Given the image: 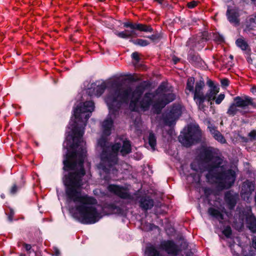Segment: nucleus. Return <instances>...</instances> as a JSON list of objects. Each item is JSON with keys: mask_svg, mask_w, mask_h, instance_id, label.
Listing matches in <instances>:
<instances>
[{"mask_svg": "<svg viewBox=\"0 0 256 256\" xmlns=\"http://www.w3.org/2000/svg\"><path fill=\"white\" fill-rule=\"evenodd\" d=\"M225 96L224 94H220L217 98L216 97L215 102L216 104H220L224 100Z\"/></svg>", "mask_w": 256, "mask_h": 256, "instance_id": "c03bdc74", "label": "nucleus"}, {"mask_svg": "<svg viewBox=\"0 0 256 256\" xmlns=\"http://www.w3.org/2000/svg\"><path fill=\"white\" fill-rule=\"evenodd\" d=\"M55 254H56V256H58L60 254L59 250H58L56 249V252H55Z\"/></svg>", "mask_w": 256, "mask_h": 256, "instance_id": "69168bd1", "label": "nucleus"}, {"mask_svg": "<svg viewBox=\"0 0 256 256\" xmlns=\"http://www.w3.org/2000/svg\"><path fill=\"white\" fill-rule=\"evenodd\" d=\"M108 190L110 192L122 198L127 199L130 198V194L122 186L110 184L108 186Z\"/></svg>", "mask_w": 256, "mask_h": 256, "instance_id": "ddd939ff", "label": "nucleus"}, {"mask_svg": "<svg viewBox=\"0 0 256 256\" xmlns=\"http://www.w3.org/2000/svg\"><path fill=\"white\" fill-rule=\"evenodd\" d=\"M250 54H251V52L249 54H246L247 56L246 57L247 62L250 64H252V58L250 57Z\"/></svg>", "mask_w": 256, "mask_h": 256, "instance_id": "13d9d810", "label": "nucleus"}, {"mask_svg": "<svg viewBox=\"0 0 256 256\" xmlns=\"http://www.w3.org/2000/svg\"><path fill=\"white\" fill-rule=\"evenodd\" d=\"M114 34L118 37L124 39H128L138 36L136 32L132 30H125L120 32H114Z\"/></svg>", "mask_w": 256, "mask_h": 256, "instance_id": "b1692460", "label": "nucleus"}, {"mask_svg": "<svg viewBox=\"0 0 256 256\" xmlns=\"http://www.w3.org/2000/svg\"><path fill=\"white\" fill-rule=\"evenodd\" d=\"M109 110L108 114L106 118L103 121L102 124V134L104 136H110L112 134V128L114 126V120L112 116L116 118L120 110H118L114 114H112L109 107L108 106Z\"/></svg>", "mask_w": 256, "mask_h": 256, "instance_id": "0eeeda50", "label": "nucleus"}, {"mask_svg": "<svg viewBox=\"0 0 256 256\" xmlns=\"http://www.w3.org/2000/svg\"><path fill=\"white\" fill-rule=\"evenodd\" d=\"M210 129L211 133L214 135V137L218 142L222 144H224L226 142L224 137L222 134L216 129L215 127H208Z\"/></svg>", "mask_w": 256, "mask_h": 256, "instance_id": "bb28decb", "label": "nucleus"}, {"mask_svg": "<svg viewBox=\"0 0 256 256\" xmlns=\"http://www.w3.org/2000/svg\"><path fill=\"white\" fill-rule=\"evenodd\" d=\"M248 136L251 138L254 139L256 138V130H252L249 134Z\"/></svg>", "mask_w": 256, "mask_h": 256, "instance_id": "864d4df0", "label": "nucleus"}, {"mask_svg": "<svg viewBox=\"0 0 256 256\" xmlns=\"http://www.w3.org/2000/svg\"><path fill=\"white\" fill-rule=\"evenodd\" d=\"M182 114L181 106L179 104H174L168 112L164 116V121L166 124L171 126L176 120Z\"/></svg>", "mask_w": 256, "mask_h": 256, "instance_id": "423d86ee", "label": "nucleus"}, {"mask_svg": "<svg viewBox=\"0 0 256 256\" xmlns=\"http://www.w3.org/2000/svg\"><path fill=\"white\" fill-rule=\"evenodd\" d=\"M251 92L254 94L256 93V86H254L252 88Z\"/></svg>", "mask_w": 256, "mask_h": 256, "instance_id": "680f3d73", "label": "nucleus"}, {"mask_svg": "<svg viewBox=\"0 0 256 256\" xmlns=\"http://www.w3.org/2000/svg\"><path fill=\"white\" fill-rule=\"evenodd\" d=\"M205 86V83L204 80H200L196 81L193 92V100L196 105L200 99L203 98V94H204V89Z\"/></svg>", "mask_w": 256, "mask_h": 256, "instance_id": "4468645a", "label": "nucleus"}, {"mask_svg": "<svg viewBox=\"0 0 256 256\" xmlns=\"http://www.w3.org/2000/svg\"><path fill=\"white\" fill-rule=\"evenodd\" d=\"M216 149L212 146L204 147L200 152V159L204 163L200 168L201 172H207V180H216L223 189L232 188L236 181V174L231 168L226 169L224 164V157L218 155Z\"/></svg>", "mask_w": 256, "mask_h": 256, "instance_id": "f03ea898", "label": "nucleus"}, {"mask_svg": "<svg viewBox=\"0 0 256 256\" xmlns=\"http://www.w3.org/2000/svg\"><path fill=\"white\" fill-rule=\"evenodd\" d=\"M180 60V58L174 55L172 57V60L174 64H177Z\"/></svg>", "mask_w": 256, "mask_h": 256, "instance_id": "3c124183", "label": "nucleus"}, {"mask_svg": "<svg viewBox=\"0 0 256 256\" xmlns=\"http://www.w3.org/2000/svg\"><path fill=\"white\" fill-rule=\"evenodd\" d=\"M105 84H103L100 86H97V97L100 96L104 91L106 89Z\"/></svg>", "mask_w": 256, "mask_h": 256, "instance_id": "37998d69", "label": "nucleus"}, {"mask_svg": "<svg viewBox=\"0 0 256 256\" xmlns=\"http://www.w3.org/2000/svg\"><path fill=\"white\" fill-rule=\"evenodd\" d=\"M187 60L196 68L203 66V64L204 63L200 55L196 51H188Z\"/></svg>", "mask_w": 256, "mask_h": 256, "instance_id": "dca6fc26", "label": "nucleus"}, {"mask_svg": "<svg viewBox=\"0 0 256 256\" xmlns=\"http://www.w3.org/2000/svg\"><path fill=\"white\" fill-rule=\"evenodd\" d=\"M148 256H160V252L154 246L147 248Z\"/></svg>", "mask_w": 256, "mask_h": 256, "instance_id": "c9c22d12", "label": "nucleus"}, {"mask_svg": "<svg viewBox=\"0 0 256 256\" xmlns=\"http://www.w3.org/2000/svg\"><path fill=\"white\" fill-rule=\"evenodd\" d=\"M254 184L251 182L246 180L243 182L242 185V194L246 195L248 197H249L254 191Z\"/></svg>", "mask_w": 256, "mask_h": 256, "instance_id": "412c9836", "label": "nucleus"}, {"mask_svg": "<svg viewBox=\"0 0 256 256\" xmlns=\"http://www.w3.org/2000/svg\"><path fill=\"white\" fill-rule=\"evenodd\" d=\"M236 44L242 51L244 52V53L246 54H249L251 52V49L250 48L248 44L243 38H238L236 41Z\"/></svg>", "mask_w": 256, "mask_h": 256, "instance_id": "5701e85b", "label": "nucleus"}, {"mask_svg": "<svg viewBox=\"0 0 256 256\" xmlns=\"http://www.w3.org/2000/svg\"><path fill=\"white\" fill-rule=\"evenodd\" d=\"M146 38L150 39L152 42L157 43L162 38V35L160 33L156 32L151 36H146Z\"/></svg>", "mask_w": 256, "mask_h": 256, "instance_id": "e433bc0d", "label": "nucleus"}, {"mask_svg": "<svg viewBox=\"0 0 256 256\" xmlns=\"http://www.w3.org/2000/svg\"><path fill=\"white\" fill-rule=\"evenodd\" d=\"M98 208H102V206L98 204H97V209ZM96 216H97V222L101 218H102V216L100 214V213H98V212H97V215H96Z\"/></svg>", "mask_w": 256, "mask_h": 256, "instance_id": "052dcab7", "label": "nucleus"}, {"mask_svg": "<svg viewBox=\"0 0 256 256\" xmlns=\"http://www.w3.org/2000/svg\"><path fill=\"white\" fill-rule=\"evenodd\" d=\"M123 26L125 28H130L132 30L152 32L154 31L152 27L150 25L140 23H134L130 21L123 22Z\"/></svg>", "mask_w": 256, "mask_h": 256, "instance_id": "9d476101", "label": "nucleus"}, {"mask_svg": "<svg viewBox=\"0 0 256 256\" xmlns=\"http://www.w3.org/2000/svg\"><path fill=\"white\" fill-rule=\"evenodd\" d=\"M250 24L252 25V27H256V15L253 18H251L250 20Z\"/></svg>", "mask_w": 256, "mask_h": 256, "instance_id": "8fccbe9b", "label": "nucleus"}, {"mask_svg": "<svg viewBox=\"0 0 256 256\" xmlns=\"http://www.w3.org/2000/svg\"><path fill=\"white\" fill-rule=\"evenodd\" d=\"M106 208L108 210L110 214H122L123 212L122 208L114 204H108Z\"/></svg>", "mask_w": 256, "mask_h": 256, "instance_id": "c756f323", "label": "nucleus"}, {"mask_svg": "<svg viewBox=\"0 0 256 256\" xmlns=\"http://www.w3.org/2000/svg\"><path fill=\"white\" fill-rule=\"evenodd\" d=\"M194 82L195 78L194 77L190 76L188 78L184 89V92L187 96H190V93L193 94Z\"/></svg>", "mask_w": 256, "mask_h": 256, "instance_id": "393cba45", "label": "nucleus"}, {"mask_svg": "<svg viewBox=\"0 0 256 256\" xmlns=\"http://www.w3.org/2000/svg\"><path fill=\"white\" fill-rule=\"evenodd\" d=\"M214 40L216 42L219 43H222L224 42V38L222 35L220 34H214Z\"/></svg>", "mask_w": 256, "mask_h": 256, "instance_id": "a19ab883", "label": "nucleus"}, {"mask_svg": "<svg viewBox=\"0 0 256 256\" xmlns=\"http://www.w3.org/2000/svg\"><path fill=\"white\" fill-rule=\"evenodd\" d=\"M94 108V102L92 101L80 103L74 108L68 126L70 130L68 136L72 140V151L68 150L63 160L64 170H73L65 176L64 180L67 201L74 203V208L71 210L73 216L84 224L96 222V200L87 194H82L77 189L86 182L83 178L85 175L83 163L86 151L82 136L87 121Z\"/></svg>", "mask_w": 256, "mask_h": 256, "instance_id": "f257e3e1", "label": "nucleus"}, {"mask_svg": "<svg viewBox=\"0 0 256 256\" xmlns=\"http://www.w3.org/2000/svg\"><path fill=\"white\" fill-rule=\"evenodd\" d=\"M202 42H204L205 44L206 42L210 40L209 34L208 32L204 31L202 32V35L200 37H197Z\"/></svg>", "mask_w": 256, "mask_h": 256, "instance_id": "58836bf2", "label": "nucleus"}, {"mask_svg": "<svg viewBox=\"0 0 256 256\" xmlns=\"http://www.w3.org/2000/svg\"><path fill=\"white\" fill-rule=\"evenodd\" d=\"M162 250L166 252L168 254L172 256L178 255L180 250L178 246L172 240H164L160 243V245Z\"/></svg>", "mask_w": 256, "mask_h": 256, "instance_id": "6e6552de", "label": "nucleus"}, {"mask_svg": "<svg viewBox=\"0 0 256 256\" xmlns=\"http://www.w3.org/2000/svg\"><path fill=\"white\" fill-rule=\"evenodd\" d=\"M206 84L210 88L213 86V85L214 84V82L210 80L207 81Z\"/></svg>", "mask_w": 256, "mask_h": 256, "instance_id": "bf43d9fd", "label": "nucleus"}, {"mask_svg": "<svg viewBox=\"0 0 256 256\" xmlns=\"http://www.w3.org/2000/svg\"><path fill=\"white\" fill-rule=\"evenodd\" d=\"M254 201H255V202L256 204V191L255 196H254Z\"/></svg>", "mask_w": 256, "mask_h": 256, "instance_id": "774afa93", "label": "nucleus"}, {"mask_svg": "<svg viewBox=\"0 0 256 256\" xmlns=\"http://www.w3.org/2000/svg\"><path fill=\"white\" fill-rule=\"evenodd\" d=\"M166 105V104L160 98H159L155 102H154L152 104V109L154 113L160 114L162 108H164Z\"/></svg>", "mask_w": 256, "mask_h": 256, "instance_id": "a878e982", "label": "nucleus"}, {"mask_svg": "<svg viewBox=\"0 0 256 256\" xmlns=\"http://www.w3.org/2000/svg\"><path fill=\"white\" fill-rule=\"evenodd\" d=\"M202 138V133L198 126H189L187 132L183 136H180L179 141L186 147L200 142Z\"/></svg>", "mask_w": 256, "mask_h": 256, "instance_id": "39448f33", "label": "nucleus"}, {"mask_svg": "<svg viewBox=\"0 0 256 256\" xmlns=\"http://www.w3.org/2000/svg\"><path fill=\"white\" fill-rule=\"evenodd\" d=\"M208 212L210 215L218 220H223L224 218L223 214L217 209L210 208Z\"/></svg>", "mask_w": 256, "mask_h": 256, "instance_id": "7c9ffc66", "label": "nucleus"}, {"mask_svg": "<svg viewBox=\"0 0 256 256\" xmlns=\"http://www.w3.org/2000/svg\"><path fill=\"white\" fill-rule=\"evenodd\" d=\"M14 214V212L12 209H10V213L8 214V220L10 222H12L13 220V217Z\"/></svg>", "mask_w": 256, "mask_h": 256, "instance_id": "09e8293b", "label": "nucleus"}, {"mask_svg": "<svg viewBox=\"0 0 256 256\" xmlns=\"http://www.w3.org/2000/svg\"><path fill=\"white\" fill-rule=\"evenodd\" d=\"M246 224L251 232L256 233V217L253 214L246 216Z\"/></svg>", "mask_w": 256, "mask_h": 256, "instance_id": "aec40b11", "label": "nucleus"}, {"mask_svg": "<svg viewBox=\"0 0 256 256\" xmlns=\"http://www.w3.org/2000/svg\"><path fill=\"white\" fill-rule=\"evenodd\" d=\"M154 97V94L150 92H146L142 96L138 104H139L140 107L144 112L149 110L150 106L153 104Z\"/></svg>", "mask_w": 256, "mask_h": 256, "instance_id": "1a4fd4ad", "label": "nucleus"}, {"mask_svg": "<svg viewBox=\"0 0 256 256\" xmlns=\"http://www.w3.org/2000/svg\"><path fill=\"white\" fill-rule=\"evenodd\" d=\"M23 246H24V247L26 250H27V251L30 250L31 249V248H32L31 245L29 244H27L24 243L23 244Z\"/></svg>", "mask_w": 256, "mask_h": 256, "instance_id": "4d7b16f0", "label": "nucleus"}, {"mask_svg": "<svg viewBox=\"0 0 256 256\" xmlns=\"http://www.w3.org/2000/svg\"><path fill=\"white\" fill-rule=\"evenodd\" d=\"M121 147L122 145L120 142H116L112 146L111 148H110V151H112L114 154H116V156H118V153L121 148Z\"/></svg>", "mask_w": 256, "mask_h": 256, "instance_id": "4c0bfd02", "label": "nucleus"}, {"mask_svg": "<svg viewBox=\"0 0 256 256\" xmlns=\"http://www.w3.org/2000/svg\"><path fill=\"white\" fill-rule=\"evenodd\" d=\"M226 16L228 22L234 26H238L240 24V20L239 18L240 14L234 8H228L226 12Z\"/></svg>", "mask_w": 256, "mask_h": 256, "instance_id": "f3484780", "label": "nucleus"}, {"mask_svg": "<svg viewBox=\"0 0 256 256\" xmlns=\"http://www.w3.org/2000/svg\"><path fill=\"white\" fill-rule=\"evenodd\" d=\"M234 102L238 108H242V110L249 106H252L253 107L256 106V104L253 102V99L248 96H236L234 98Z\"/></svg>", "mask_w": 256, "mask_h": 256, "instance_id": "f8f14e48", "label": "nucleus"}, {"mask_svg": "<svg viewBox=\"0 0 256 256\" xmlns=\"http://www.w3.org/2000/svg\"><path fill=\"white\" fill-rule=\"evenodd\" d=\"M129 80H130V81L133 82H136V81H138V79H136V78H134V77H132V76H131V77L129 78Z\"/></svg>", "mask_w": 256, "mask_h": 256, "instance_id": "e2e57ef3", "label": "nucleus"}, {"mask_svg": "<svg viewBox=\"0 0 256 256\" xmlns=\"http://www.w3.org/2000/svg\"><path fill=\"white\" fill-rule=\"evenodd\" d=\"M86 83H88V84L86 85V92L88 95H89L90 97L94 96H96V84L94 80L92 82L91 80H90L89 82H86Z\"/></svg>", "mask_w": 256, "mask_h": 256, "instance_id": "cd10ccee", "label": "nucleus"}, {"mask_svg": "<svg viewBox=\"0 0 256 256\" xmlns=\"http://www.w3.org/2000/svg\"><path fill=\"white\" fill-rule=\"evenodd\" d=\"M238 198V194L232 191L229 190L225 192L224 200L229 210H232L234 208Z\"/></svg>", "mask_w": 256, "mask_h": 256, "instance_id": "2eb2a0df", "label": "nucleus"}, {"mask_svg": "<svg viewBox=\"0 0 256 256\" xmlns=\"http://www.w3.org/2000/svg\"><path fill=\"white\" fill-rule=\"evenodd\" d=\"M132 152V146L129 140H125L123 141L122 146L121 147L120 152L122 155L128 154Z\"/></svg>", "mask_w": 256, "mask_h": 256, "instance_id": "c85d7f7f", "label": "nucleus"}, {"mask_svg": "<svg viewBox=\"0 0 256 256\" xmlns=\"http://www.w3.org/2000/svg\"><path fill=\"white\" fill-rule=\"evenodd\" d=\"M118 156L110 151V148H103L100 154L101 162L97 168L102 169L106 174H110L112 168L118 163Z\"/></svg>", "mask_w": 256, "mask_h": 256, "instance_id": "20e7f679", "label": "nucleus"}, {"mask_svg": "<svg viewBox=\"0 0 256 256\" xmlns=\"http://www.w3.org/2000/svg\"><path fill=\"white\" fill-rule=\"evenodd\" d=\"M108 136H104L103 134H102L101 138L98 142V144L100 146H105L108 140Z\"/></svg>", "mask_w": 256, "mask_h": 256, "instance_id": "79ce46f5", "label": "nucleus"}, {"mask_svg": "<svg viewBox=\"0 0 256 256\" xmlns=\"http://www.w3.org/2000/svg\"><path fill=\"white\" fill-rule=\"evenodd\" d=\"M140 206L144 210H150L154 205V200L148 196H142L139 200Z\"/></svg>", "mask_w": 256, "mask_h": 256, "instance_id": "6ab92c4d", "label": "nucleus"}, {"mask_svg": "<svg viewBox=\"0 0 256 256\" xmlns=\"http://www.w3.org/2000/svg\"><path fill=\"white\" fill-rule=\"evenodd\" d=\"M152 83L148 80H143L138 84L134 89L128 87L124 89L119 88L120 84L114 82L112 86L116 88L110 90L104 98V102L112 114L120 110L123 104H128L130 100L129 108L132 112L138 110V103L146 90L151 89Z\"/></svg>", "mask_w": 256, "mask_h": 256, "instance_id": "7ed1b4c3", "label": "nucleus"}, {"mask_svg": "<svg viewBox=\"0 0 256 256\" xmlns=\"http://www.w3.org/2000/svg\"><path fill=\"white\" fill-rule=\"evenodd\" d=\"M166 84L164 83L161 84L157 88V89L153 92L155 96L156 95L161 96L163 94L164 92H166Z\"/></svg>", "mask_w": 256, "mask_h": 256, "instance_id": "f704fd0d", "label": "nucleus"}, {"mask_svg": "<svg viewBox=\"0 0 256 256\" xmlns=\"http://www.w3.org/2000/svg\"><path fill=\"white\" fill-rule=\"evenodd\" d=\"M160 98L167 105L176 99V96L173 93L163 94Z\"/></svg>", "mask_w": 256, "mask_h": 256, "instance_id": "2f4dec72", "label": "nucleus"}, {"mask_svg": "<svg viewBox=\"0 0 256 256\" xmlns=\"http://www.w3.org/2000/svg\"><path fill=\"white\" fill-rule=\"evenodd\" d=\"M190 167L192 170L195 171H197L196 168L195 167H194V165L192 164H190Z\"/></svg>", "mask_w": 256, "mask_h": 256, "instance_id": "0e129e2a", "label": "nucleus"}, {"mask_svg": "<svg viewBox=\"0 0 256 256\" xmlns=\"http://www.w3.org/2000/svg\"><path fill=\"white\" fill-rule=\"evenodd\" d=\"M204 46V42H202L198 38H190L186 42V46L189 48L188 51H200Z\"/></svg>", "mask_w": 256, "mask_h": 256, "instance_id": "a211bd4d", "label": "nucleus"}, {"mask_svg": "<svg viewBox=\"0 0 256 256\" xmlns=\"http://www.w3.org/2000/svg\"><path fill=\"white\" fill-rule=\"evenodd\" d=\"M132 58L135 60L136 62H138L140 61V58L139 56V54L136 52H134L131 55Z\"/></svg>", "mask_w": 256, "mask_h": 256, "instance_id": "a18cd8bd", "label": "nucleus"}, {"mask_svg": "<svg viewBox=\"0 0 256 256\" xmlns=\"http://www.w3.org/2000/svg\"><path fill=\"white\" fill-rule=\"evenodd\" d=\"M221 86L223 87H226L228 86L230 84V81L228 78H222L220 80Z\"/></svg>", "mask_w": 256, "mask_h": 256, "instance_id": "49530a36", "label": "nucleus"}, {"mask_svg": "<svg viewBox=\"0 0 256 256\" xmlns=\"http://www.w3.org/2000/svg\"><path fill=\"white\" fill-rule=\"evenodd\" d=\"M18 190V187L16 184H14L10 189V193L14 194Z\"/></svg>", "mask_w": 256, "mask_h": 256, "instance_id": "6e6d98bb", "label": "nucleus"}, {"mask_svg": "<svg viewBox=\"0 0 256 256\" xmlns=\"http://www.w3.org/2000/svg\"><path fill=\"white\" fill-rule=\"evenodd\" d=\"M130 42L135 45L142 47L146 46L150 44L148 40L140 38H138L136 40L130 39Z\"/></svg>", "mask_w": 256, "mask_h": 256, "instance_id": "72a5a7b5", "label": "nucleus"}, {"mask_svg": "<svg viewBox=\"0 0 256 256\" xmlns=\"http://www.w3.org/2000/svg\"><path fill=\"white\" fill-rule=\"evenodd\" d=\"M198 2L193 0L188 2L187 4V6L189 8H193L198 5Z\"/></svg>", "mask_w": 256, "mask_h": 256, "instance_id": "de8ad7c7", "label": "nucleus"}, {"mask_svg": "<svg viewBox=\"0 0 256 256\" xmlns=\"http://www.w3.org/2000/svg\"><path fill=\"white\" fill-rule=\"evenodd\" d=\"M154 0V2H156L158 4H160L162 8H164V6L168 5L167 4L166 5L165 4L164 0Z\"/></svg>", "mask_w": 256, "mask_h": 256, "instance_id": "5fc2aeb1", "label": "nucleus"}, {"mask_svg": "<svg viewBox=\"0 0 256 256\" xmlns=\"http://www.w3.org/2000/svg\"><path fill=\"white\" fill-rule=\"evenodd\" d=\"M229 58L231 60H232L234 59V56L232 54H230Z\"/></svg>", "mask_w": 256, "mask_h": 256, "instance_id": "338daca9", "label": "nucleus"}, {"mask_svg": "<svg viewBox=\"0 0 256 256\" xmlns=\"http://www.w3.org/2000/svg\"><path fill=\"white\" fill-rule=\"evenodd\" d=\"M222 234L227 238H230L232 234V230L230 226H226L222 230Z\"/></svg>", "mask_w": 256, "mask_h": 256, "instance_id": "ea45409f", "label": "nucleus"}, {"mask_svg": "<svg viewBox=\"0 0 256 256\" xmlns=\"http://www.w3.org/2000/svg\"><path fill=\"white\" fill-rule=\"evenodd\" d=\"M218 92H213V90H208L206 94H203V98L200 99L198 102L196 104L198 109L199 110L204 112L206 108L204 104L205 102H209L214 100Z\"/></svg>", "mask_w": 256, "mask_h": 256, "instance_id": "9b49d317", "label": "nucleus"}, {"mask_svg": "<svg viewBox=\"0 0 256 256\" xmlns=\"http://www.w3.org/2000/svg\"><path fill=\"white\" fill-rule=\"evenodd\" d=\"M209 90H213V92H218L219 90H220V88L218 86L214 84L213 86L210 88Z\"/></svg>", "mask_w": 256, "mask_h": 256, "instance_id": "603ef678", "label": "nucleus"}, {"mask_svg": "<svg viewBox=\"0 0 256 256\" xmlns=\"http://www.w3.org/2000/svg\"><path fill=\"white\" fill-rule=\"evenodd\" d=\"M148 142L152 150H154L156 145V138L152 132H150L148 137Z\"/></svg>", "mask_w": 256, "mask_h": 256, "instance_id": "473e14b6", "label": "nucleus"}, {"mask_svg": "<svg viewBox=\"0 0 256 256\" xmlns=\"http://www.w3.org/2000/svg\"><path fill=\"white\" fill-rule=\"evenodd\" d=\"M238 108V106H236V103L234 102L230 105L226 112L227 114L230 116H234L236 115L238 112H239L242 116H244L246 114V112L245 110H240Z\"/></svg>", "mask_w": 256, "mask_h": 256, "instance_id": "4be33fe9", "label": "nucleus"}]
</instances>
